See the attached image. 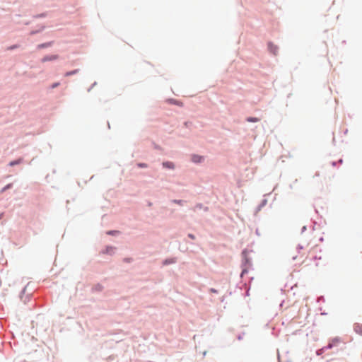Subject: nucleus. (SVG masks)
Here are the masks:
<instances>
[{"label":"nucleus","mask_w":362,"mask_h":362,"mask_svg":"<svg viewBox=\"0 0 362 362\" xmlns=\"http://www.w3.org/2000/svg\"><path fill=\"white\" fill-rule=\"evenodd\" d=\"M202 159V157L198 155H193L192 157V160L194 163H200Z\"/></svg>","instance_id":"7ed1b4c3"},{"label":"nucleus","mask_w":362,"mask_h":362,"mask_svg":"<svg viewBox=\"0 0 362 362\" xmlns=\"http://www.w3.org/2000/svg\"><path fill=\"white\" fill-rule=\"evenodd\" d=\"M22 161H23L22 158H19V159H18L16 160H13V161L10 162L9 163V165L10 166H14L16 165H18V164L21 163Z\"/></svg>","instance_id":"39448f33"},{"label":"nucleus","mask_w":362,"mask_h":362,"mask_svg":"<svg viewBox=\"0 0 362 362\" xmlns=\"http://www.w3.org/2000/svg\"><path fill=\"white\" fill-rule=\"evenodd\" d=\"M10 187H11V184H10V185H8L5 187V189L9 188Z\"/></svg>","instance_id":"4468645a"},{"label":"nucleus","mask_w":362,"mask_h":362,"mask_svg":"<svg viewBox=\"0 0 362 362\" xmlns=\"http://www.w3.org/2000/svg\"><path fill=\"white\" fill-rule=\"evenodd\" d=\"M40 47H45V45H39Z\"/></svg>","instance_id":"2eb2a0df"},{"label":"nucleus","mask_w":362,"mask_h":362,"mask_svg":"<svg viewBox=\"0 0 362 362\" xmlns=\"http://www.w3.org/2000/svg\"><path fill=\"white\" fill-rule=\"evenodd\" d=\"M175 202L178 203V204H180L181 201H175Z\"/></svg>","instance_id":"dca6fc26"},{"label":"nucleus","mask_w":362,"mask_h":362,"mask_svg":"<svg viewBox=\"0 0 362 362\" xmlns=\"http://www.w3.org/2000/svg\"><path fill=\"white\" fill-rule=\"evenodd\" d=\"M354 329L357 334L362 335V324H355Z\"/></svg>","instance_id":"f257e3e1"},{"label":"nucleus","mask_w":362,"mask_h":362,"mask_svg":"<svg viewBox=\"0 0 362 362\" xmlns=\"http://www.w3.org/2000/svg\"><path fill=\"white\" fill-rule=\"evenodd\" d=\"M269 50L273 52L274 54H276V52H277L278 47L275 46L274 45L269 43Z\"/></svg>","instance_id":"20e7f679"},{"label":"nucleus","mask_w":362,"mask_h":362,"mask_svg":"<svg viewBox=\"0 0 362 362\" xmlns=\"http://www.w3.org/2000/svg\"><path fill=\"white\" fill-rule=\"evenodd\" d=\"M59 85V83H55L52 85V88H54Z\"/></svg>","instance_id":"9d476101"},{"label":"nucleus","mask_w":362,"mask_h":362,"mask_svg":"<svg viewBox=\"0 0 362 362\" xmlns=\"http://www.w3.org/2000/svg\"><path fill=\"white\" fill-rule=\"evenodd\" d=\"M163 165L165 167V168H174V165L173 163L171 162H165L163 163Z\"/></svg>","instance_id":"423d86ee"},{"label":"nucleus","mask_w":362,"mask_h":362,"mask_svg":"<svg viewBox=\"0 0 362 362\" xmlns=\"http://www.w3.org/2000/svg\"><path fill=\"white\" fill-rule=\"evenodd\" d=\"M112 250V247H108V248L107 249V252H109V250Z\"/></svg>","instance_id":"ddd939ff"},{"label":"nucleus","mask_w":362,"mask_h":362,"mask_svg":"<svg viewBox=\"0 0 362 362\" xmlns=\"http://www.w3.org/2000/svg\"><path fill=\"white\" fill-rule=\"evenodd\" d=\"M138 165H139V167H141V168H145V167H146V165L145 163H139Z\"/></svg>","instance_id":"9b49d317"},{"label":"nucleus","mask_w":362,"mask_h":362,"mask_svg":"<svg viewBox=\"0 0 362 362\" xmlns=\"http://www.w3.org/2000/svg\"><path fill=\"white\" fill-rule=\"evenodd\" d=\"M58 59L57 55H51V56H46L42 59V62H45L47 61H52V60H56Z\"/></svg>","instance_id":"f03ea898"},{"label":"nucleus","mask_w":362,"mask_h":362,"mask_svg":"<svg viewBox=\"0 0 362 362\" xmlns=\"http://www.w3.org/2000/svg\"><path fill=\"white\" fill-rule=\"evenodd\" d=\"M248 122H257L259 121V119L257 117H247L246 119Z\"/></svg>","instance_id":"0eeeda50"},{"label":"nucleus","mask_w":362,"mask_h":362,"mask_svg":"<svg viewBox=\"0 0 362 362\" xmlns=\"http://www.w3.org/2000/svg\"><path fill=\"white\" fill-rule=\"evenodd\" d=\"M175 259H165L163 262V264H173V263H175Z\"/></svg>","instance_id":"6e6552de"},{"label":"nucleus","mask_w":362,"mask_h":362,"mask_svg":"<svg viewBox=\"0 0 362 362\" xmlns=\"http://www.w3.org/2000/svg\"><path fill=\"white\" fill-rule=\"evenodd\" d=\"M328 347H329V348H332V344H329Z\"/></svg>","instance_id":"f3484780"},{"label":"nucleus","mask_w":362,"mask_h":362,"mask_svg":"<svg viewBox=\"0 0 362 362\" xmlns=\"http://www.w3.org/2000/svg\"><path fill=\"white\" fill-rule=\"evenodd\" d=\"M78 72V70L76 69V70H74V71H69V72H66L65 74V76H69L71 75H73V74H75Z\"/></svg>","instance_id":"1a4fd4ad"},{"label":"nucleus","mask_w":362,"mask_h":362,"mask_svg":"<svg viewBox=\"0 0 362 362\" xmlns=\"http://www.w3.org/2000/svg\"><path fill=\"white\" fill-rule=\"evenodd\" d=\"M189 237L192 239H194V235H192V234H189Z\"/></svg>","instance_id":"f8f14e48"}]
</instances>
